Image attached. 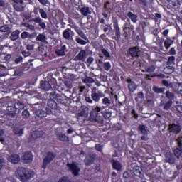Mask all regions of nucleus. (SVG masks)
<instances>
[{"mask_svg": "<svg viewBox=\"0 0 182 182\" xmlns=\"http://www.w3.org/2000/svg\"><path fill=\"white\" fill-rule=\"evenodd\" d=\"M40 89L48 92L52 89V85H50V82H48V81H41L40 82Z\"/></svg>", "mask_w": 182, "mask_h": 182, "instance_id": "nucleus-17", "label": "nucleus"}, {"mask_svg": "<svg viewBox=\"0 0 182 182\" xmlns=\"http://www.w3.org/2000/svg\"><path fill=\"white\" fill-rule=\"evenodd\" d=\"M38 12L43 19H48V13L43 9H39Z\"/></svg>", "mask_w": 182, "mask_h": 182, "instance_id": "nucleus-36", "label": "nucleus"}, {"mask_svg": "<svg viewBox=\"0 0 182 182\" xmlns=\"http://www.w3.org/2000/svg\"><path fill=\"white\" fill-rule=\"evenodd\" d=\"M48 82L52 86V88H53V89L56 88V84H57L56 79L51 78L50 80L48 81Z\"/></svg>", "mask_w": 182, "mask_h": 182, "instance_id": "nucleus-48", "label": "nucleus"}, {"mask_svg": "<svg viewBox=\"0 0 182 182\" xmlns=\"http://www.w3.org/2000/svg\"><path fill=\"white\" fill-rule=\"evenodd\" d=\"M21 39H35L36 38V33H30L27 31H23L21 34Z\"/></svg>", "mask_w": 182, "mask_h": 182, "instance_id": "nucleus-14", "label": "nucleus"}, {"mask_svg": "<svg viewBox=\"0 0 182 182\" xmlns=\"http://www.w3.org/2000/svg\"><path fill=\"white\" fill-rule=\"evenodd\" d=\"M19 33H21V31H19V30H16L13 31L10 36V39L11 41H16V39H19Z\"/></svg>", "mask_w": 182, "mask_h": 182, "instance_id": "nucleus-28", "label": "nucleus"}, {"mask_svg": "<svg viewBox=\"0 0 182 182\" xmlns=\"http://www.w3.org/2000/svg\"><path fill=\"white\" fill-rule=\"evenodd\" d=\"M66 46H62L60 48L55 50L57 56H65L66 55Z\"/></svg>", "mask_w": 182, "mask_h": 182, "instance_id": "nucleus-20", "label": "nucleus"}, {"mask_svg": "<svg viewBox=\"0 0 182 182\" xmlns=\"http://www.w3.org/2000/svg\"><path fill=\"white\" fill-rule=\"evenodd\" d=\"M165 160L167 163H169V164H174V163H176V158L173 153L166 152L165 154Z\"/></svg>", "mask_w": 182, "mask_h": 182, "instance_id": "nucleus-15", "label": "nucleus"}, {"mask_svg": "<svg viewBox=\"0 0 182 182\" xmlns=\"http://www.w3.org/2000/svg\"><path fill=\"white\" fill-rule=\"evenodd\" d=\"M50 99L55 100L58 103H63V100H65V94H63L62 92L56 91H53L50 94Z\"/></svg>", "mask_w": 182, "mask_h": 182, "instance_id": "nucleus-5", "label": "nucleus"}, {"mask_svg": "<svg viewBox=\"0 0 182 182\" xmlns=\"http://www.w3.org/2000/svg\"><path fill=\"white\" fill-rule=\"evenodd\" d=\"M139 99H144V94L142 92L137 93V96L135 97V101L139 102Z\"/></svg>", "mask_w": 182, "mask_h": 182, "instance_id": "nucleus-49", "label": "nucleus"}, {"mask_svg": "<svg viewBox=\"0 0 182 182\" xmlns=\"http://www.w3.org/2000/svg\"><path fill=\"white\" fill-rule=\"evenodd\" d=\"M36 114L38 117H46V111L43 109H37L36 110Z\"/></svg>", "mask_w": 182, "mask_h": 182, "instance_id": "nucleus-32", "label": "nucleus"}, {"mask_svg": "<svg viewBox=\"0 0 182 182\" xmlns=\"http://www.w3.org/2000/svg\"><path fill=\"white\" fill-rule=\"evenodd\" d=\"M95 149L97 150V151H103V146L100 144H96Z\"/></svg>", "mask_w": 182, "mask_h": 182, "instance_id": "nucleus-63", "label": "nucleus"}, {"mask_svg": "<svg viewBox=\"0 0 182 182\" xmlns=\"http://www.w3.org/2000/svg\"><path fill=\"white\" fill-rule=\"evenodd\" d=\"M139 52H140V49L137 46L128 49V53L132 58H139Z\"/></svg>", "mask_w": 182, "mask_h": 182, "instance_id": "nucleus-10", "label": "nucleus"}, {"mask_svg": "<svg viewBox=\"0 0 182 182\" xmlns=\"http://www.w3.org/2000/svg\"><path fill=\"white\" fill-rule=\"evenodd\" d=\"M127 83H128V89L129 92L133 93V92H135V90L137 89V84L132 80V79H127Z\"/></svg>", "mask_w": 182, "mask_h": 182, "instance_id": "nucleus-13", "label": "nucleus"}, {"mask_svg": "<svg viewBox=\"0 0 182 182\" xmlns=\"http://www.w3.org/2000/svg\"><path fill=\"white\" fill-rule=\"evenodd\" d=\"M22 116L24 119H28L31 114H29V111H28V109H25L22 112Z\"/></svg>", "mask_w": 182, "mask_h": 182, "instance_id": "nucleus-51", "label": "nucleus"}, {"mask_svg": "<svg viewBox=\"0 0 182 182\" xmlns=\"http://www.w3.org/2000/svg\"><path fill=\"white\" fill-rule=\"evenodd\" d=\"M127 16H128V18L131 19L132 22H134V23L137 22V15L133 14V12L129 11L127 14Z\"/></svg>", "mask_w": 182, "mask_h": 182, "instance_id": "nucleus-30", "label": "nucleus"}, {"mask_svg": "<svg viewBox=\"0 0 182 182\" xmlns=\"http://www.w3.org/2000/svg\"><path fill=\"white\" fill-rule=\"evenodd\" d=\"M102 97H105V94L97 87H92L91 90V98L92 100L98 103Z\"/></svg>", "mask_w": 182, "mask_h": 182, "instance_id": "nucleus-4", "label": "nucleus"}, {"mask_svg": "<svg viewBox=\"0 0 182 182\" xmlns=\"http://www.w3.org/2000/svg\"><path fill=\"white\" fill-rule=\"evenodd\" d=\"M95 163V159L92 156H89L85 159V164L87 167L92 166Z\"/></svg>", "mask_w": 182, "mask_h": 182, "instance_id": "nucleus-31", "label": "nucleus"}, {"mask_svg": "<svg viewBox=\"0 0 182 182\" xmlns=\"http://www.w3.org/2000/svg\"><path fill=\"white\" fill-rule=\"evenodd\" d=\"M110 163L114 170H118V171L122 170V164H120L118 161L112 159L110 160Z\"/></svg>", "mask_w": 182, "mask_h": 182, "instance_id": "nucleus-21", "label": "nucleus"}, {"mask_svg": "<svg viewBox=\"0 0 182 182\" xmlns=\"http://www.w3.org/2000/svg\"><path fill=\"white\" fill-rule=\"evenodd\" d=\"M169 133H173L174 134H178L181 132V126L179 123L175 124L172 123L168 125V129Z\"/></svg>", "mask_w": 182, "mask_h": 182, "instance_id": "nucleus-6", "label": "nucleus"}, {"mask_svg": "<svg viewBox=\"0 0 182 182\" xmlns=\"http://www.w3.org/2000/svg\"><path fill=\"white\" fill-rule=\"evenodd\" d=\"M165 90H166L165 88H163V87L159 88L157 86L153 87V91L154 92V93H164Z\"/></svg>", "mask_w": 182, "mask_h": 182, "instance_id": "nucleus-37", "label": "nucleus"}, {"mask_svg": "<svg viewBox=\"0 0 182 182\" xmlns=\"http://www.w3.org/2000/svg\"><path fill=\"white\" fill-rule=\"evenodd\" d=\"M8 161L12 163V164H18L21 161V157L19 154H13L9 156Z\"/></svg>", "mask_w": 182, "mask_h": 182, "instance_id": "nucleus-12", "label": "nucleus"}, {"mask_svg": "<svg viewBox=\"0 0 182 182\" xmlns=\"http://www.w3.org/2000/svg\"><path fill=\"white\" fill-rule=\"evenodd\" d=\"M164 72L165 73H166L167 75H170V73H173V72H174V68L169 66V67H166L164 68Z\"/></svg>", "mask_w": 182, "mask_h": 182, "instance_id": "nucleus-44", "label": "nucleus"}, {"mask_svg": "<svg viewBox=\"0 0 182 182\" xmlns=\"http://www.w3.org/2000/svg\"><path fill=\"white\" fill-rule=\"evenodd\" d=\"M165 95H166V97L168 99L169 102H173V100H174V97H176V96L174 95V93L170 91H166Z\"/></svg>", "mask_w": 182, "mask_h": 182, "instance_id": "nucleus-33", "label": "nucleus"}, {"mask_svg": "<svg viewBox=\"0 0 182 182\" xmlns=\"http://www.w3.org/2000/svg\"><path fill=\"white\" fill-rule=\"evenodd\" d=\"M139 130H140L141 133L144 134V136H147V129H146V127L144 125H139Z\"/></svg>", "mask_w": 182, "mask_h": 182, "instance_id": "nucleus-40", "label": "nucleus"}, {"mask_svg": "<svg viewBox=\"0 0 182 182\" xmlns=\"http://www.w3.org/2000/svg\"><path fill=\"white\" fill-rule=\"evenodd\" d=\"M177 142H178V147H179V149H181L182 150V136H180L177 139Z\"/></svg>", "mask_w": 182, "mask_h": 182, "instance_id": "nucleus-58", "label": "nucleus"}, {"mask_svg": "<svg viewBox=\"0 0 182 182\" xmlns=\"http://www.w3.org/2000/svg\"><path fill=\"white\" fill-rule=\"evenodd\" d=\"M43 136V131H33L31 132V136L33 139H39V137H42Z\"/></svg>", "mask_w": 182, "mask_h": 182, "instance_id": "nucleus-27", "label": "nucleus"}, {"mask_svg": "<svg viewBox=\"0 0 182 182\" xmlns=\"http://www.w3.org/2000/svg\"><path fill=\"white\" fill-rule=\"evenodd\" d=\"M162 85H164V86H166V87H170V85L171 84L168 83V81L166 80H162Z\"/></svg>", "mask_w": 182, "mask_h": 182, "instance_id": "nucleus-62", "label": "nucleus"}, {"mask_svg": "<svg viewBox=\"0 0 182 182\" xmlns=\"http://www.w3.org/2000/svg\"><path fill=\"white\" fill-rule=\"evenodd\" d=\"M7 112H9L10 116L15 117V114H16V106L15 104L11 106H8L6 108Z\"/></svg>", "mask_w": 182, "mask_h": 182, "instance_id": "nucleus-22", "label": "nucleus"}, {"mask_svg": "<svg viewBox=\"0 0 182 182\" xmlns=\"http://www.w3.org/2000/svg\"><path fill=\"white\" fill-rule=\"evenodd\" d=\"M169 53L171 55H176V48L174 47H172L170 50H169Z\"/></svg>", "mask_w": 182, "mask_h": 182, "instance_id": "nucleus-64", "label": "nucleus"}, {"mask_svg": "<svg viewBox=\"0 0 182 182\" xmlns=\"http://www.w3.org/2000/svg\"><path fill=\"white\" fill-rule=\"evenodd\" d=\"M58 182H70V178L69 176H63Z\"/></svg>", "mask_w": 182, "mask_h": 182, "instance_id": "nucleus-52", "label": "nucleus"}, {"mask_svg": "<svg viewBox=\"0 0 182 182\" xmlns=\"http://www.w3.org/2000/svg\"><path fill=\"white\" fill-rule=\"evenodd\" d=\"M173 43H174V41H173L169 37H166V39L164 40V46L165 49H166V50H168V49H170V47Z\"/></svg>", "mask_w": 182, "mask_h": 182, "instance_id": "nucleus-23", "label": "nucleus"}, {"mask_svg": "<svg viewBox=\"0 0 182 182\" xmlns=\"http://www.w3.org/2000/svg\"><path fill=\"white\" fill-rule=\"evenodd\" d=\"M101 51L105 58H110V53L107 51V50L102 48Z\"/></svg>", "mask_w": 182, "mask_h": 182, "instance_id": "nucleus-56", "label": "nucleus"}, {"mask_svg": "<svg viewBox=\"0 0 182 182\" xmlns=\"http://www.w3.org/2000/svg\"><path fill=\"white\" fill-rule=\"evenodd\" d=\"M0 31L5 32L6 35H9V33H11V30H9V27H8L6 25L2 26L0 28Z\"/></svg>", "mask_w": 182, "mask_h": 182, "instance_id": "nucleus-35", "label": "nucleus"}, {"mask_svg": "<svg viewBox=\"0 0 182 182\" xmlns=\"http://www.w3.org/2000/svg\"><path fill=\"white\" fill-rule=\"evenodd\" d=\"M154 70H156V67H154V65H151L146 69V71L148 73H153V72H154Z\"/></svg>", "mask_w": 182, "mask_h": 182, "instance_id": "nucleus-54", "label": "nucleus"}, {"mask_svg": "<svg viewBox=\"0 0 182 182\" xmlns=\"http://www.w3.org/2000/svg\"><path fill=\"white\" fill-rule=\"evenodd\" d=\"M86 58H87V53L85 50H81L76 56L77 60H81V62H85Z\"/></svg>", "mask_w": 182, "mask_h": 182, "instance_id": "nucleus-16", "label": "nucleus"}, {"mask_svg": "<svg viewBox=\"0 0 182 182\" xmlns=\"http://www.w3.org/2000/svg\"><path fill=\"white\" fill-rule=\"evenodd\" d=\"M67 166L73 176H79V173H80V168H79V166H77L75 162H73L72 164H68Z\"/></svg>", "mask_w": 182, "mask_h": 182, "instance_id": "nucleus-7", "label": "nucleus"}, {"mask_svg": "<svg viewBox=\"0 0 182 182\" xmlns=\"http://www.w3.org/2000/svg\"><path fill=\"white\" fill-rule=\"evenodd\" d=\"M85 89H86V87L85 86H80L78 87L79 95H82V93H83V92H85Z\"/></svg>", "mask_w": 182, "mask_h": 182, "instance_id": "nucleus-61", "label": "nucleus"}, {"mask_svg": "<svg viewBox=\"0 0 182 182\" xmlns=\"http://www.w3.org/2000/svg\"><path fill=\"white\" fill-rule=\"evenodd\" d=\"M16 174L21 182H28L35 176V172L29 171L26 168L21 167L16 170Z\"/></svg>", "mask_w": 182, "mask_h": 182, "instance_id": "nucleus-1", "label": "nucleus"}, {"mask_svg": "<svg viewBox=\"0 0 182 182\" xmlns=\"http://www.w3.org/2000/svg\"><path fill=\"white\" fill-rule=\"evenodd\" d=\"M112 68V64H110V62H105L103 64V69H105L107 72H109L110 70V68Z\"/></svg>", "mask_w": 182, "mask_h": 182, "instance_id": "nucleus-41", "label": "nucleus"}, {"mask_svg": "<svg viewBox=\"0 0 182 182\" xmlns=\"http://www.w3.org/2000/svg\"><path fill=\"white\" fill-rule=\"evenodd\" d=\"M171 5L173 8H178V6H180V5H181L180 4V2L178 1H171Z\"/></svg>", "mask_w": 182, "mask_h": 182, "instance_id": "nucleus-57", "label": "nucleus"}, {"mask_svg": "<svg viewBox=\"0 0 182 182\" xmlns=\"http://www.w3.org/2000/svg\"><path fill=\"white\" fill-rule=\"evenodd\" d=\"M133 173L134 175L136 177H141L142 173H141V168L139 166H135L133 168Z\"/></svg>", "mask_w": 182, "mask_h": 182, "instance_id": "nucleus-29", "label": "nucleus"}, {"mask_svg": "<svg viewBox=\"0 0 182 182\" xmlns=\"http://www.w3.org/2000/svg\"><path fill=\"white\" fill-rule=\"evenodd\" d=\"M114 28L115 31V36L117 38V39H120V28H119V23L117 21L114 22Z\"/></svg>", "mask_w": 182, "mask_h": 182, "instance_id": "nucleus-25", "label": "nucleus"}, {"mask_svg": "<svg viewBox=\"0 0 182 182\" xmlns=\"http://www.w3.org/2000/svg\"><path fill=\"white\" fill-rule=\"evenodd\" d=\"M174 62H176V57L173 55L169 56L167 60V65H173Z\"/></svg>", "mask_w": 182, "mask_h": 182, "instance_id": "nucleus-47", "label": "nucleus"}, {"mask_svg": "<svg viewBox=\"0 0 182 182\" xmlns=\"http://www.w3.org/2000/svg\"><path fill=\"white\" fill-rule=\"evenodd\" d=\"M48 106L50 109H52V110H55L57 113H59V107L55 100L50 98V100L48 101Z\"/></svg>", "mask_w": 182, "mask_h": 182, "instance_id": "nucleus-11", "label": "nucleus"}, {"mask_svg": "<svg viewBox=\"0 0 182 182\" xmlns=\"http://www.w3.org/2000/svg\"><path fill=\"white\" fill-rule=\"evenodd\" d=\"M72 28L73 29H74V31L77 32V35H79V36L81 37L82 39L87 41V36L85 34V33L83 32V31H82V28H80V27L77 26L76 24H74L72 26Z\"/></svg>", "mask_w": 182, "mask_h": 182, "instance_id": "nucleus-9", "label": "nucleus"}, {"mask_svg": "<svg viewBox=\"0 0 182 182\" xmlns=\"http://www.w3.org/2000/svg\"><path fill=\"white\" fill-rule=\"evenodd\" d=\"M173 153L174 156L178 158L180 156H181L182 149L180 147L176 148L174 149Z\"/></svg>", "mask_w": 182, "mask_h": 182, "instance_id": "nucleus-42", "label": "nucleus"}, {"mask_svg": "<svg viewBox=\"0 0 182 182\" xmlns=\"http://www.w3.org/2000/svg\"><path fill=\"white\" fill-rule=\"evenodd\" d=\"M101 110L102 108L99 106L92 109L90 114V120H91V122H95V123L97 122V123H100L102 124L103 123V119H97V116Z\"/></svg>", "mask_w": 182, "mask_h": 182, "instance_id": "nucleus-3", "label": "nucleus"}, {"mask_svg": "<svg viewBox=\"0 0 182 182\" xmlns=\"http://www.w3.org/2000/svg\"><path fill=\"white\" fill-rule=\"evenodd\" d=\"M173 105V101H168L164 104V110H168Z\"/></svg>", "mask_w": 182, "mask_h": 182, "instance_id": "nucleus-46", "label": "nucleus"}, {"mask_svg": "<svg viewBox=\"0 0 182 182\" xmlns=\"http://www.w3.org/2000/svg\"><path fill=\"white\" fill-rule=\"evenodd\" d=\"M85 83H93L95 82V80L92 77H87L84 80Z\"/></svg>", "mask_w": 182, "mask_h": 182, "instance_id": "nucleus-55", "label": "nucleus"}, {"mask_svg": "<svg viewBox=\"0 0 182 182\" xmlns=\"http://www.w3.org/2000/svg\"><path fill=\"white\" fill-rule=\"evenodd\" d=\"M23 26H24L25 28H28V29H31V31H33V29H35V26L29 24L28 23H23Z\"/></svg>", "mask_w": 182, "mask_h": 182, "instance_id": "nucleus-53", "label": "nucleus"}, {"mask_svg": "<svg viewBox=\"0 0 182 182\" xmlns=\"http://www.w3.org/2000/svg\"><path fill=\"white\" fill-rule=\"evenodd\" d=\"M80 12L83 16H87V15L92 14V11H90V9L87 6L82 7L80 9Z\"/></svg>", "mask_w": 182, "mask_h": 182, "instance_id": "nucleus-24", "label": "nucleus"}, {"mask_svg": "<svg viewBox=\"0 0 182 182\" xmlns=\"http://www.w3.org/2000/svg\"><path fill=\"white\" fill-rule=\"evenodd\" d=\"M59 140H60V141H69V137L65 134H61L59 135Z\"/></svg>", "mask_w": 182, "mask_h": 182, "instance_id": "nucleus-43", "label": "nucleus"}, {"mask_svg": "<svg viewBox=\"0 0 182 182\" xmlns=\"http://www.w3.org/2000/svg\"><path fill=\"white\" fill-rule=\"evenodd\" d=\"M22 161L23 163L26 164H29V163H32L33 160V156L32 155V152L31 151H26L24 154L21 157Z\"/></svg>", "mask_w": 182, "mask_h": 182, "instance_id": "nucleus-8", "label": "nucleus"}, {"mask_svg": "<svg viewBox=\"0 0 182 182\" xmlns=\"http://www.w3.org/2000/svg\"><path fill=\"white\" fill-rule=\"evenodd\" d=\"M154 0H149V2H153ZM139 5L147 6V0H138Z\"/></svg>", "mask_w": 182, "mask_h": 182, "instance_id": "nucleus-50", "label": "nucleus"}, {"mask_svg": "<svg viewBox=\"0 0 182 182\" xmlns=\"http://www.w3.org/2000/svg\"><path fill=\"white\" fill-rule=\"evenodd\" d=\"M46 116H48V114H54V116H58V112L50 108H46Z\"/></svg>", "mask_w": 182, "mask_h": 182, "instance_id": "nucleus-38", "label": "nucleus"}, {"mask_svg": "<svg viewBox=\"0 0 182 182\" xmlns=\"http://www.w3.org/2000/svg\"><path fill=\"white\" fill-rule=\"evenodd\" d=\"M102 105H104V106H105L106 107H109V106L112 105V101L110 100V99H109V97H104V98L102 99Z\"/></svg>", "mask_w": 182, "mask_h": 182, "instance_id": "nucleus-34", "label": "nucleus"}, {"mask_svg": "<svg viewBox=\"0 0 182 182\" xmlns=\"http://www.w3.org/2000/svg\"><path fill=\"white\" fill-rule=\"evenodd\" d=\"M85 100L87 103H89L90 105H92L93 103V99L90 98V97L86 96L85 97Z\"/></svg>", "mask_w": 182, "mask_h": 182, "instance_id": "nucleus-59", "label": "nucleus"}, {"mask_svg": "<svg viewBox=\"0 0 182 182\" xmlns=\"http://www.w3.org/2000/svg\"><path fill=\"white\" fill-rule=\"evenodd\" d=\"M70 35L72 36H73L75 35V32H73V31H72V29H70V28H67V29L64 30L63 32V38L65 39H68V41H70Z\"/></svg>", "mask_w": 182, "mask_h": 182, "instance_id": "nucleus-18", "label": "nucleus"}, {"mask_svg": "<svg viewBox=\"0 0 182 182\" xmlns=\"http://www.w3.org/2000/svg\"><path fill=\"white\" fill-rule=\"evenodd\" d=\"M33 22H35V23H38V26H40L41 29L46 28V23H45V21H43L40 17L33 18Z\"/></svg>", "mask_w": 182, "mask_h": 182, "instance_id": "nucleus-19", "label": "nucleus"}, {"mask_svg": "<svg viewBox=\"0 0 182 182\" xmlns=\"http://www.w3.org/2000/svg\"><path fill=\"white\" fill-rule=\"evenodd\" d=\"M15 105L17 110H23L25 109V105H23V103L19 101L16 102Z\"/></svg>", "mask_w": 182, "mask_h": 182, "instance_id": "nucleus-39", "label": "nucleus"}, {"mask_svg": "<svg viewBox=\"0 0 182 182\" xmlns=\"http://www.w3.org/2000/svg\"><path fill=\"white\" fill-rule=\"evenodd\" d=\"M15 134H18L19 136H22L23 134V129H20L18 130H14Z\"/></svg>", "mask_w": 182, "mask_h": 182, "instance_id": "nucleus-60", "label": "nucleus"}, {"mask_svg": "<svg viewBox=\"0 0 182 182\" xmlns=\"http://www.w3.org/2000/svg\"><path fill=\"white\" fill-rule=\"evenodd\" d=\"M75 42L77 43H78L79 45H87V43H89V38H87V41L85 40V39H82L80 37H79V36H75Z\"/></svg>", "mask_w": 182, "mask_h": 182, "instance_id": "nucleus-26", "label": "nucleus"}, {"mask_svg": "<svg viewBox=\"0 0 182 182\" xmlns=\"http://www.w3.org/2000/svg\"><path fill=\"white\" fill-rule=\"evenodd\" d=\"M36 41H40V42H46V36H45L43 34H39L36 37Z\"/></svg>", "mask_w": 182, "mask_h": 182, "instance_id": "nucleus-45", "label": "nucleus"}, {"mask_svg": "<svg viewBox=\"0 0 182 182\" xmlns=\"http://www.w3.org/2000/svg\"><path fill=\"white\" fill-rule=\"evenodd\" d=\"M56 158V154L52 152V151H48L46 154V156L43 160V165L42 168L46 170V167H48V164H50L53 160Z\"/></svg>", "mask_w": 182, "mask_h": 182, "instance_id": "nucleus-2", "label": "nucleus"}]
</instances>
